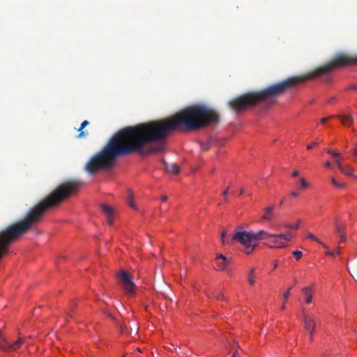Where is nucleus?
I'll use <instances>...</instances> for the list:
<instances>
[{"label":"nucleus","mask_w":357,"mask_h":357,"mask_svg":"<svg viewBox=\"0 0 357 357\" xmlns=\"http://www.w3.org/2000/svg\"><path fill=\"white\" fill-rule=\"evenodd\" d=\"M277 236L280 238V239H283L284 242L290 241L292 238V235L289 232L287 234H280Z\"/></svg>","instance_id":"aec40b11"},{"label":"nucleus","mask_w":357,"mask_h":357,"mask_svg":"<svg viewBox=\"0 0 357 357\" xmlns=\"http://www.w3.org/2000/svg\"><path fill=\"white\" fill-rule=\"evenodd\" d=\"M298 175V171H294L292 174V176H297Z\"/></svg>","instance_id":"37998d69"},{"label":"nucleus","mask_w":357,"mask_h":357,"mask_svg":"<svg viewBox=\"0 0 357 357\" xmlns=\"http://www.w3.org/2000/svg\"><path fill=\"white\" fill-rule=\"evenodd\" d=\"M333 117H334V116H327V117L322 118V119H320V123H326L328 120L331 119H332V118H333Z\"/></svg>","instance_id":"c756f323"},{"label":"nucleus","mask_w":357,"mask_h":357,"mask_svg":"<svg viewBox=\"0 0 357 357\" xmlns=\"http://www.w3.org/2000/svg\"><path fill=\"white\" fill-rule=\"evenodd\" d=\"M336 116L341 121V123H342L343 126H350L354 123L353 116L351 114H347V115L338 114Z\"/></svg>","instance_id":"f8f14e48"},{"label":"nucleus","mask_w":357,"mask_h":357,"mask_svg":"<svg viewBox=\"0 0 357 357\" xmlns=\"http://www.w3.org/2000/svg\"><path fill=\"white\" fill-rule=\"evenodd\" d=\"M277 236H278V234H273L271 238H273V239L271 241L273 245H271V247L275 248H285L287 246L286 242H284L283 239L278 238Z\"/></svg>","instance_id":"9d476101"},{"label":"nucleus","mask_w":357,"mask_h":357,"mask_svg":"<svg viewBox=\"0 0 357 357\" xmlns=\"http://www.w3.org/2000/svg\"><path fill=\"white\" fill-rule=\"evenodd\" d=\"M101 208L103 213L107 215L108 224L112 225L113 223V208L111 206L105 204L101 205Z\"/></svg>","instance_id":"1a4fd4ad"},{"label":"nucleus","mask_w":357,"mask_h":357,"mask_svg":"<svg viewBox=\"0 0 357 357\" xmlns=\"http://www.w3.org/2000/svg\"><path fill=\"white\" fill-rule=\"evenodd\" d=\"M343 174L347 176H353L356 178H357V176L354 175L353 174L354 169L353 167H351L349 165H343V169H340Z\"/></svg>","instance_id":"4468645a"},{"label":"nucleus","mask_w":357,"mask_h":357,"mask_svg":"<svg viewBox=\"0 0 357 357\" xmlns=\"http://www.w3.org/2000/svg\"><path fill=\"white\" fill-rule=\"evenodd\" d=\"M75 303H72L70 304V307H69V309H68V310L67 312V315L68 317H72V313H73V307H75Z\"/></svg>","instance_id":"cd10ccee"},{"label":"nucleus","mask_w":357,"mask_h":357,"mask_svg":"<svg viewBox=\"0 0 357 357\" xmlns=\"http://www.w3.org/2000/svg\"><path fill=\"white\" fill-rule=\"evenodd\" d=\"M290 194L293 197H298V193L295 191H291Z\"/></svg>","instance_id":"4c0bfd02"},{"label":"nucleus","mask_w":357,"mask_h":357,"mask_svg":"<svg viewBox=\"0 0 357 357\" xmlns=\"http://www.w3.org/2000/svg\"><path fill=\"white\" fill-rule=\"evenodd\" d=\"M340 237V241L342 242H344L346 241V236L344 234H342V235H339Z\"/></svg>","instance_id":"f704fd0d"},{"label":"nucleus","mask_w":357,"mask_h":357,"mask_svg":"<svg viewBox=\"0 0 357 357\" xmlns=\"http://www.w3.org/2000/svg\"><path fill=\"white\" fill-rule=\"evenodd\" d=\"M89 124V122L87 120H84L79 127V128L77 130L80 133L77 136L78 138H83L88 135V132L86 131H82V130L87 126Z\"/></svg>","instance_id":"2eb2a0df"},{"label":"nucleus","mask_w":357,"mask_h":357,"mask_svg":"<svg viewBox=\"0 0 357 357\" xmlns=\"http://www.w3.org/2000/svg\"><path fill=\"white\" fill-rule=\"evenodd\" d=\"M215 298L218 300H225V296L221 291H218L214 294Z\"/></svg>","instance_id":"b1692460"},{"label":"nucleus","mask_w":357,"mask_h":357,"mask_svg":"<svg viewBox=\"0 0 357 357\" xmlns=\"http://www.w3.org/2000/svg\"><path fill=\"white\" fill-rule=\"evenodd\" d=\"M335 164H336V165H337V167H338L339 169H343V165H344L342 164V162H340L339 158L335 159Z\"/></svg>","instance_id":"c85d7f7f"},{"label":"nucleus","mask_w":357,"mask_h":357,"mask_svg":"<svg viewBox=\"0 0 357 357\" xmlns=\"http://www.w3.org/2000/svg\"><path fill=\"white\" fill-rule=\"evenodd\" d=\"M333 255H334V252L332 251H328L326 252V255H328V256H333Z\"/></svg>","instance_id":"79ce46f5"},{"label":"nucleus","mask_w":357,"mask_h":357,"mask_svg":"<svg viewBox=\"0 0 357 357\" xmlns=\"http://www.w3.org/2000/svg\"><path fill=\"white\" fill-rule=\"evenodd\" d=\"M303 323L306 332L309 333L310 341L313 340L314 333L316 329L315 315L309 313H304L303 315Z\"/></svg>","instance_id":"423d86ee"},{"label":"nucleus","mask_w":357,"mask_h":357,"mask_svg":"<svg viewBox=\"0 0 357 357\" xmlns=\"http://www.w3.org/2000/svg\"><path fill=\"white\" fill-rule=\"evenodd\" d=\"M331 181L332 184L337 188H344L346 186L344 183L337 181L334 177H331Z\"/></svg>","instance_id":"6ab92c4d"},{"label":"nucleus","mask_w":357,"mask_h":357,"mask_svg":"<svg viewBox=\"0 0 357 357\" xmlns=\"http://www.w3.org/2000/svg\"><path fill=\"white\" fill-rule=\"evenodd\" d=\"M127 203L131 208H132L135 210H137V206H136V204L134 202L133 195L132 194V192L130 191L129 192V197H128Z\"/></svg>","instance_id":"a211bd4d"},{"label":"nucleus","mask_w":357,"mask_h":357,"mask_svg":"<svg viewBox=\"0 0 357 357\" xmlns=\"http://www.w3.org/2000/svg\"><path fill=\"white\" fill-rule=\"evenodd\" d=\"M335 231H336L337 234L339 235H342V234H344L341 226L340 225H338L337 223L335 225Z\"/></svg>","instance_id":"bb28decb"},{"label":"nucleus","mask_w":357,"mask_h":357,"mask_svg":"<svg viewBox=\"0 0 357 357\" xmlns=\"http://www.w3.org/2000/svg\"><path fill=\"white\" fill-rule=\"evenodd\" d=\"M300 222H301V220H298V222H297V224L295 225V226H293L290 224H284V227H285L288 229H298L299 227Z\"/></svg>","instance_id":"5701e85b"},{"label":"nucleus","mask_w":357,"mask_h":357,"mask_svg":"<svg viewBox=\"0 0 357 357\" xmlns=\"http://www.w3.org/2000/svg\"><path fill=\"white\" fill-rule=\"evenodd\" d=\"M348 66H357V55L346 52H338L329 63L316 68L312 72L289 77L296 79V82L294 84V87L296 88L299 84L312 79L318 75H326L335 69Z\"/></svg>","instance_id":"7ed1b4c3"},{"label":"nucleus","mask_w":357,"mask_h":357,"mask_svg":"<svg viewBox=\"0 0 357 357\" xmlns=\"http://www.w3.org/2000/svg\"><path fill=\"white\" fill-rule=\"evenodd\" d=\"M282 204H283V199H282V200L280 201V206H281L282 205Z\"/></svg>","instance_id":"09e8293b"},{"label":"nucleus","mask_w":357,"mask_h":357,"mask_svg":"<svg viewBox=\"0 0 357 357\" xmlns=\"http://www.w3.org/2000/svg\"><path fill=\"white\" fill-rule=\"evenodd\" d=\"M273 210H274V206H269L266 207L264 209V211L266 212V214L264 215L261 217L262 220H267V221H271V218L270 215L272 214Z\"/></svg>","instance_id":"dca6fc26"},{"label":"nucleus","mask_w":357,"mask_h":357,"mask_svg":"<svg viewBox=\"0 0 357 357\" xmlns=\"http://www.w3.org/2000/svg\"><path fill=\"white\" fill-rule=\"evenodd\" d=\"M118 280L123 291L128 295L135 294V284L130 275L124 270H121L118 275Z\"/></svg>","instance_id":"39448f33"},{"label":"nucleus","mask_w":357,"mask_h":357,"mask_svg":"<svg viewBox=\"0 0 357 357\" xmlns=\"http://www.w3.org/2000/svg\"><path fill=\"white\" fill-rule=\"evenodd\" d=\"M289 296V289H287L286 292L283 294L284 301L286 302Z\"/></svg>","instance_id":"7c9ffc66"},{"label":"nucleus","mask_w":357,"mask_h":357,"mask_svg":"<svg viewBox=\"0 0 357 357\" xmlns=\"http://www.w3.org/2000/svg\"><path fill=\"white\" fill-rule=\"evenodd\" d=\"M215 262L217 265V268L219 271H224L229 263L227 258L222 254H218L215 258Z\"/></svg>","instance_id":"0eeeda50"},{"label":"nucleus","mask_w":357,"mask_h":357,"mask_svg":"<svg viewBox=\"0 0 357 357\" xmlns=\"http://www.w3.org/2000/svg\"><path fill=\"white\" fill-rule=\"evenodd\" d=\"M285 308V304L284 303L282 304V307H281V309L282 310H284Z\"/></svg>","instance_id":"a18cd8bd"},{"label":"nucleus","mask_w":357,"mask_h":357,"mask_svg":"<svg viewBox=\"0 0 357 357\" xmlns=\"http://www.w3.org/2000/svg\"><path fill=\"white\" fill-rule=\"evenodd\" d=\"M325 166L328 168H331L332 167V165L331 163L329 162V161H327L326 163H325Z\"/></svg>","instance_id":"c9c22d12"},{"label":"nucleus","mask_w":357,"mask_h":357,"mask_svg":"<svg viewBox=\"0 0 357 357\" xmlns=\"http://www.w3.org/2000/svg\"><path fill=\"white\" fill-rule=\"evenodd\" d=\"M273 234L268 233L265 230H259L257 232H254V237L255 239V241L259 240H266L272 237Z\"/></svg>","instance_id":"9b49d317"},{"label":"nucleus","mask_w":357,"mask_h":357,"mask_svg":"<svg viewBox=\"0 0 357 357\" xmlns=\"http://www.w3.org/2000/svg\"><path fill=\"white\" fill-rule=\"evenodd\" d=\"M243 192H244V190L242 188V189L240 190L239 194H240V195H241V194H243Z\"/></svg>","instance_id":"49530a36"},{"label":"nucleus","mask_w":357,"mask_h":357,"mask_svg":"<svg viewBox=\"0 0 357 357\" xmlns=\"http://www.w3.org/2000/svg\"><path fill=\"white\" fill-rule=\"evenodd\" d=\"M302 292L305 297V303L307 304H310L312 302L314 284L303 287L302 289Z\"/></svg>","instance_id":"6e6552de"},{"label":"nucleus","mask_w":357,"mask_h":357,"mask_svg":"<svg viewBox=\"0 0 357 357\" xmlns=\"http://www.w3.org/2000/svg\"><path fill=\"white\" fill-rule=\"evenodd\" d=\"M225 236H226V231H223L221 234V240H222V243H225Z\"/></svg>","instance_id":"2f4dec72"},{"label":"nucleus","mask_w":357,"mask_h":357,"mask_svg":"<svg viewBox=\"0 0 357 357\" xmlns=\"http://www.w3.org/2000/svg\"><path fill=\"white\" fill-rule=\"evenodd\" d=\"M326 151L327 153H328L330 155H331L334 159L338 158L340 156V153L339 152L335 151L330 149H326Z\"/></svg>","instance_id":"4be33fe9"},{"label":"nucleus","mask_w":357,"mask_h":357,"mask_svg":"<svg viewBox=\"0 0 357 357\" xmlns=\"http://www.w3.org/2000/svg\"><path fill=\"white\" fill-rule=\"evenodd\" d=\"M278 266V261H275L274 263V268H276Z\"/></svg>","instance_id":"c03bdc74"},{"label":"nucleus","mask_w":357,"mask_h":357,"mask_svg":"<svg viewBox=\"0 0 357 357\" xmlns=\"http://www.w3.org/2000/svg\"><path fill=\"white\" fill-rule=\"evenodd\" d=\"M237 242L243 245L246 249H250V251H246L248 255L250 254L252 250L257 245L254 237V232H249L245 230L236 231L229 241L231 244Z\"/></svg>","instance_id":"20e7f679"},{"label":"nucleus","mask_w":357,"mask_h":357,"mask_svg":"<svg viewBox=\"0 0 357 357\" xmlns=\"http://www.w3.org/2000/svg\"><path fill=\"white\" fill-rule=\"evenodd\" d=\"M162 163L165 165V169L173 174H176L179 172V167L176 164H169L167 162H165L164 160H162Z\"/></svg>","instance_id":"ddd939ff"},{"label":"nucleus","mask_w":357,"mask_h":357,"mask_svg":"<svg viewBox=\"0 0 357 357\" xmlns=\"http://www.w3.org/2000/svg\"><path fill=\"white\" fill-rule=\"evenodd\" d=\"M307 238L312 240V241H314L317 243H319L320 245H321L324 248H327V246L324 244L317 236H315L314 235H313L312 234H309L307 235Z\"/></svg>","instance_id":"412c9836"},{"label":"nucleus","mask_w":357,"mask_h":357,"mask_svg":"<svg viewBox=\"0 0 357 357\" xmlns=\"http://www.w3.org/2000/svg\"><path fill=\"white\" fill-rule=\"evenodd\" d=\"M317 142H314L312 143V144H309L307 146V150H311L314 146H317Z\"/></svg>","instance_id":"473e14b6"},{"label":"nucleus","mask_w":357,"mask_h":357,"mask_svg":"<svg viewBox=\"0 0 357 357\" xmlns=\"http://www.w3.org/2000/svg\"><path fill=\"white\" fill-rule=\"evenodd\" d=\"M300 182L301 188L304 189L308 187V183L303 178H301L300 179Z\"/></svg>","instance_id":"a878e982"},{"label":"nucleus","mask_w":357,"mask_h":357,"mask_svg":"<svg viewBox=\"0 0 357 357\" xmlns=\"http://www.w3.org/2000/svg\"><path fill=\"white\" fill-rule=\"evenodd\" d=\"M353 153H354V155L357 156V143L355 144V145H354V148L353 149Z\"/></svg>","instance_id":"72a5a7b5"},{"label":"nucleus","mask_w":357,"mask_h":357,"mask_svg":"<svg viewBox=\"0 0 357 357\" xmlns=\"http://www.w3.org/2000/svg\"><path fill=\"white\" fill-rule=\"evenodd\" d=\"M219 114L204 105L188 106L169 118L129 126L115 133L104 147L92 156L85 165V170L93 174L102 169H109L118 156L139 153L146 155L165 150V139L176 130L192 131L216 124Z\"/></svg>","instance_id":"f257e3e1"},{"label":"nucleus","mask_w":357,"mask_h":357,"mask_svg":"<svg viewBox=\"0 0 357 357\" xmlns=\"http://www.w3.org/2000/svg\"><path fill=\"white\" fill-rule=\"evenodd\" d=\"M255 268H252L250 270L248 275V283L252 286L255 283Z\"/></svg>","instance_id":"f3484780"},{"label":"nucleus","mask_w":357,"mask_h":357,"mask_svg":"<svg viewBox=\"0 0 357 357\" xmlns=\"http://www.w3.org/2000/svg\"><path fill=\"white\" fill-rule=\"evenodd\" d=\"M229 187L227 188L225 190L223 191L222 195L226 196L228 194Z\"/></svg>","instance_id":"e433bc0d"},{"label":"nucleus","mask_w":357,"mask_h":357,"mask_svg":"<svg viewBox=\"0 0 357 357\" xmlns=\"http://www.w3.org/2000/svg\"><path fill=\"white\" fill-rule=\"evenodd\" d=\"M167 199V195H162L161 197V200L162 201L165 202Z\"/></svg>","instance_id":"a19ab883"},{"label":"nucleus","mask_w":357,"mask_h":357,"mask_svg":"<svg viewBox=\"0 0 357 357\" xmlns=\"http://www.w3.org/2000/svg\"><path fill=\"white\" fill-rule=\"evenodd\" d=\"M336 252H337V254H340V248H337V250H336Z\"/></svg>","instance_id":"de8ad7c7"},{"label":"nucleus","mask_w":357,"mask_h":357,"mask_svg":"<svg viewBox=\"0 0 357 357\" xmlns=\"http://www.w3.org/2000/svg\"><path fill=\"white\" fill-rule=\"evenodd\" d=\"M292 255L297 259H300L302 257L303 253L301 251L294 250L292 252Z\"/></svg>","instance_id":"393cba45"},{"label":"nucleus","mask_w":357,"mask_h":357,"mask_svg":"<svg viewBox=\"0 0 357 357\" xmlns=\"http://www.w3.org/2000/svg\"><path fill=\"white\" fill-rule=\"evenodd\" d=\"M348 89H356L357 90V86L356 85H351L350 86Z\"/></svg>","instance_id":"ea45409f"},{"label":"nucleus","mask_w":357,"mask_h":357,"mask_svg":"<svg viewBox=\"0 0 357 357\" xmlns=\"http://www.w3.org/2000/svg\"><path fill=\"white\" fill-rule=\"evenodd\" d=\"M232 357H241V356H239V354L238 351H234L232 355Z\"/></svg>","instance_id":"58836bf2"},{"label":"nucleus","mask_w":357,"mask_h":357,"mask_svg":"<svg viewBox=\"0 0 357 357\" xmlns=\"http://www.w3.org/2000/svg\"><path fill=\"white\" fill-rule=\"evenodd\" d=\"M296 82V79L289 77L281 82L271 84L264 89L249 91L234 97L228 102L227 105L236 114L241 113L257 104H263L266 107H270L275 103L278 96L287 91L294 89V84Z\"/></svg>","instance_id":"f03ea898"}]
</instances>
